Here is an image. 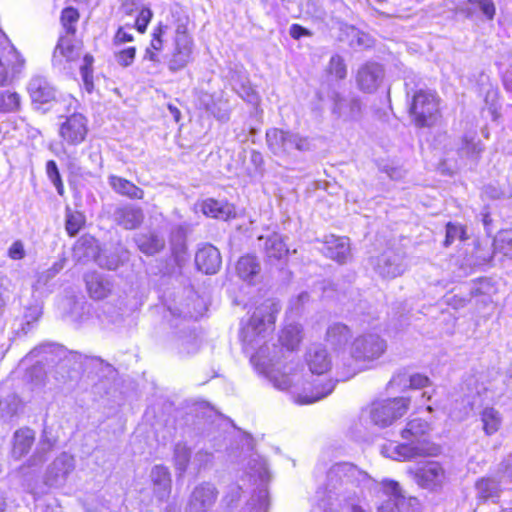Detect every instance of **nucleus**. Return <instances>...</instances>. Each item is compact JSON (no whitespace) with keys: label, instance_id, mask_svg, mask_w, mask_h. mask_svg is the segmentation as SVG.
<instances>
[{"label":"nucleus","instance_id":"nucleus-13","mask_svg":"<svg viewBox=\"0 0 512 512\" xmlns=\"http://www.w3.org/2000/svg\"><path fill=\"white\" fill-rule=\"evenodd\" d=\"M73 469V457L66 453H62L49 465L45 474L46 485L50 487L62 486Z\"/></svg>","mask_w":512,"mask_h":512},{"label":"nucleus","instance_id":"nucleus-8","mask_svg":"<svg viewBox=\"0 0 512 512\" xmlns=\"http://www.w3.org/2000/svg\"><path fill=\"white\" fill-rule=\"evenodd\" d=\"M409 399L396 397L377 401L372 404L370 417L372 422L380 427H387L401 418L408 410Z\"/></svg>","mask_w":512,"mask_h":512},{"label":"nucleus","instance_id":"nucleus-33","mask_svg":"<svg viewBox=\"0 0 512 512\" xmlns=\"http://www.w3.org/2000/svg\"><path fill=\"white\" fill-rule=\"evenodd\" d=\"M129 259V252L125 248L118 246L109 253H101L97 262L99 266L107 268L108 270H116L123 262Z\"/></svg>","mask_w":512,"mask_h":512},{"label":"nucleus","instance_id":"nucleus-16","mask_svg":"<svg viewBox=\"0 0 512 512\" xmlns=\"http://www.w3.org/2000/svg\"><path fill=\"white\" fill-rule=\"evenodd\" d=\"M195 263L200 271L206 274H215L221 267L222 258L215 246L205 244L196 252Z\"/></svg>","mask_w":512,"mask_h":512},{"label":"nucleus","instance_id":"nucleus-42","mask_svg":"<svg viewBox=\"0 0 512 512\" xmlns=\"http://www.w3.org/2000/svg\"><path fill=\"white\" fill-rule=\"evenodd\" d=\"M269 495L267 490L260 489L255 493L246 504L245 510L248 512H267L269 509Z\"/></svg>","mask_w":512,"mask_h":512},{"label":"nucleus","instance_id":"nucleus-4","mask_svg":"<svg viewBox=\"0 0 512 512\" xmlns=\"http://www.w3.org/2000/svg\"><path fill=\"white\" fill-rule=\"evenodd\" d=\"M266 141L272 153L278 156L288 155L293 150L306 152L312 149L309 138L278 128H272L266 132Z\"/></svg>","mask_w":512,"mask_h":512},{"label":"nucleus","instance_id":"nucleus-51","mask_svg":"<svg viewBox=\"0 0 512 512\" xmlns=\"http://www.w3.org/2000/svg\"><path fill=\"white\" fill-rule=\"evenodd\" d=\"M497 476L501 481L512 484V453L504 458L498 465Z\"/></svg>","mask_w":512,"mask_h":512},{"label":"nucleus","instance_id":"nucleus-38","mask_svg":"<svg viewBox=\"0 0 512 512\" xmlns=\"http://www.w3.org/2000/svg\"><path fill=\"white\" fill-rule=\"evenodd\" d=\"M279 341L282 346L288 350L293 351L302 341V329L296 323H289L284 326L279 336Z\"/></svg>","mask_w":512,"mask_h":512},{"label":"nucleus","instance_id":"nucleus-18","mask_svg":"<svg viewBox=\"0 0 512 512\" xmlns=\"http://www.w3.org/2000/svg\"><path fill=\"white\" fill-rule=\"evenodd\" d=\"M363 105L358 97L346 99L339 93L333 96V113L345 120H358L362 116Z\"/></svg>","mask_w":512,"mask_h":512},{"label":"nucleus","instance_id":"nucleus-9","mask_svg":"<svg viewBox=\"0 0 512 512\" xmlns=\"http://www.w3.org/2000/svg\"><path fill=\"white\" fill-rule=\"evenodd\" d=\"M60 123L59 135L68 145H79L88 133L87 118L81 113H73L63 117Z\"/></svg>","mask_w":512,"mask_h":512},{"label":"nucleus","instance_id":"nucleus-43","mask_svg":"<svg viewBox=\"0 0 512 512\" xmlns=\"http://www.w3.org/2000/svg\"><path fill=\"white\" fill-rule=\"evenodd\" d=\"M93 63L94 58L90 54H86L83 57V63L80 66V73L84 83V87L87 92L91 93L94 88L93 82Z\"/></svg>","mask_w":512,"mask_h":512},{"label":"nucleus","instance_id":"nucleus-32","mask_svg":"<svg viewBox=\"0 0 512 512\" xmlns=\"http://www.w3.org/2000/svg\"><path fill=\"white\" fill-rule=\"evenodd\" d=\"M108 183L116 193L131 199H142L144 196L141 188L125 178L111 175L108 177Z\"/></svg>","mask_w":512,"mask_h":512},{"label":"nucleus","instance_id":"nucleus-7","mask_svg":"<svg viewBox=\"0 0 512 512\" xmlns=\"http://www.w3.org/2000/svg\"><path fill=\"white\" fill-rule=\"evenodd\" d=\"M387 344L384 339L374 333H367L356 337L350 347V355L360 363H370L379 359L386 351Z\"/></svg>","mask_w":512,"mask_h":512},{"label":"nucleus","instance_id":"nucleus-12","mask_svg":"<svg viewBox=\"0 0 512 512\" xmlns=\"http://www.w3.org/2000/svg\"><path fill=\"white\" fill-rule=\"evenodd\" d=\"M82 43L76 41L74 36L60 35L53 52V65L61 67L64 63L78 60L81 56Z\"/></svg>","mask_w":512,"mask_h":512},{"label":"nucleus","instance_id":"nucleus-62","mask_svg":"<svg viewBox=\"0 0 512 512\" xmlns=\"http://www.w3.org/2000/svg\"><path fill=\"white\" fill-rule=\"evenodd\" d=\"M309 294L307 292H301L297 297L290 300V310L298 313L302 306L309 301Z\"/></svg>","mask_w":512,"mask_h":512},{"label":"nucleus","instance_id":"nucleus-1","mask_svg":"<svg viewBox=\"0 0 512 512\" xmlns=\"http://www.w3.org/2000/svg\"><path fill=\"white\" fill-rule=\"evenodd\" d=\"M431 430L430 424L421 419H410L401 431V437L407 443L396 447L397 454L403 459H412L419 456H437L440 447L428 440Z\"/></svg>","mask_w":512,"mask_h":512},{"label":"nucleus","instance_id":"nucleus-49","mask_svg":"<svg viewBox=\"0 0 512 512\" xmlns=\"http://www.w3.org/2000/svg\"><path fill=\"white\" fill-rule=\"evenodd\" d=\"M465 238V230L461 225L451 222L446 225L445 246H450L457 239L464 240Z\"/></svg>","mask_w":512,"mask_h":512},{"label":"nucleus","instance_id":"nucleus-10","mask_svg":"<svg viewBox=\"0 0 512 512\" xmlns=\"http://www.w3.org/2000/svg\"><path fill=\"white\" fill-rule=\"evenodd\" d=\"M366 473L360 471L351 463H337L327 473V485L330 491L343 485H355L366 478Z\"/></svg>","mask_w":512,"mask_h":512},{"label":"nucleus","instance_id":"nucleus-57","mask_svg":"<svg viewBox=\"0 0 512 512\" xmlns=\"http://www.w3.org/2000/svg\"><path fill=\"white\" fill-rule=\"evenodd\" d=\"M483 150L480 142H475L473 140L464 139L461 151L470 157H477Z\"/></svg>","mask_w":512,"mask_h":512},{"label":"nucleus","instance_id":"nucleus-22","mask_svg":"<svg viewBox=\"0 0 512 512\" xmlns=\"http://www.w3.org/2000/svg\"><path fill=\"white\" fill-rule=\"evenodd\" d=\"M134 241L138 249L148 256L159 253L165 247L164 237L154 231L138 233L135 235Z\"/></svg>","mask_w":512,"mask_h":512},{"label":"nucleus","instance_id":"nucleus-61","mask_svg":"<svg viewBox=\"0 0 512 512\" xmlns=\"http://www.w3.org/2000/svg\"><path fill=\"white\" fill-rule=\"evenodd\" d=\"M26 252L22 241L17 240L12 243L8 249V256L13 260H21L25 257Z\"/></svg>","mask_w":512,"mask_h":512},{"label":"nucleus","instance_id":"nucleus-53","mask_svg":"<svg viewBox=\"0 0 512 512\" xmlns=\"http://www.w3.org/2000/svg\"><path fill=\"white\" fill-rule=\"evenodd\" d=\"M187 23V18H179L177 20L175 28V43H180L181 41L184 43H192V39L187 33Z\"/></svg>","mask_w":512,"mask_h":512},{"label":"nucleus","instance_id":"nucleus-29","mask_svg":"<svg viewBox=\"0 0 512 512\" xmlns=\"http://www.w3.org/2000/svg\"><path fill=\"white\" fill-rule=\"evenodd\" d=\"M352 334L349 327L343 323H333L326 331V342L334 349L345 347Z\"/></svg>","mask_w":512,"mask_h":512},{"label":"nucleus","instance_id":"nucleus-60","mask_svg":"<svg viewBox=\"0 0 512 512\" xmlns=\"http://www.w3.org/2000/svg\"><path fill=\"white\" fill-rule=\"evenodd\" d=\"M429 382V378L423 374L409 373V388L411 389H422L424 387H427L429 385Z\"/></svg>","mask_w":512,"mask_h":512},{"label":"nucleus","instance_id":"nucleus-37","mask_svg":"<svg viewBox=\"0 0 512 512\" xmlns=\"http://www.w3.org/2000/svg\"><path fill=\"white\" fill-rule=\"evenodd\" d=\"M64 362L73 363L74 370L86 371L93 367H99L104 364V361L96 356L82 355L78 352H69L63 359Z\"/></svg>","mask_w":512,"mask_h":512},{"label":"nucleus","instance_id":"nucleus-23","mask_svg":"<svg viewBox=\"0 0 512 512\" xmlns=\"http://www.w3.org/2000/svg\"><path fill=\"white\" fill-rule=\"evenodd\" d=\"M376 270L383 277L395 278L401 275L404 271L401 256L391 252L383 253L377 258Z\"/></svg>","mask_w":512,"mask_h":512},{"label":"nucleus","instance_id":"nucleus-58","mask_svg":"<svg viewBox=\"0 0 512 512\" xmlns=\"http://www.w3.org/2000/svg\"><path fill=\"white\" fill-rule=\"evenodd\" d=\"M63 268V264L61 262H56L49 269L41 272L38 276L37 283L46 285L50 279L56 276Z\"/></svg>","mask_w":512,"mask_h":512},{"label":"nucleus","instance_id":"nucleus-59","mask_svg":"<svg viewBox=\"0 0 512 512\" xmlns=\"http://www.w3.org/2000/svg\"><path fill=\"white\" fill-rule=\"evenodd\" d=\"M152 18V12L149 8H143L141 9L139 15L137 16L135 20V27L140 33H144L148 23L150 22Z\"/></svg>","mask_w":512,"mask_h":512},{"label":"nucleus","instance_id":"nucleus-24","mask_svg":"<svg viewBox=\"0 0 512 512\" xmlns=\"http://www.w3.org/2000/svg\"><path fill=\"white\" fill-rule=\"evenodd\" d=\"M88 293L95 300L108 297L112 291V282L98 273H91L85 277Z\"/></svg>","mask_w":512,"mask_h":512},{"label":"nucleus","instance_id":"nucleus-26","mask_svg":"<svg viewBox=\"0 0 512 512\" xmlns=\"http://www.w3.org/2000/svg\"><path fill=\"white\" fill-rule=\"evenodd\" d=\"M150 477L154 485V492L160 500H163L169 495L171 489L168 469L165 466L157 465L152 468Z\"/></svg>","mask_w":512,"mask_h":512},{"label":"nucleus","instance_id":"nucleus-46","mask_svg":"<svg viewBox=\"0 0 512 512\" xmlns=\"http://www.w3.org/2000/svg\"><path fill=\"white\" fill-rule=\"evenodd\" d=\"M329 74L334 75L337 79H344L347 76V67L344 59L336 54L333 55L329 61L328 68Z\"/></svg>","mask_w":512,"mask_h":512},{"label":"nucleus","instance_id":"nucleus-36","mask_svg":"<svg viewBox=\"0 0 512 512\" xmlns=\"http://www.w3.org/2000/svg\"><path fill=\"white\" fill-rule=\"evenodd\" d=\"M335 386L336 381L328 380L324 384H322L321 389L319 387H315L310 394L303 393L296 395L294 397V401L300 405L312 404L331 394Z\"/></svg>","mask_w":512,"mask_h":512},{"label":"nucleus","instance_id":"nucleus-35","mask_svg":"<svg viewBox=\"0 0 512 512\" xmlns=\"http://www.w3.org/2000/svg\"><path fill=\"white\" fill-rule=\"evenodd\" d=\"M480 419L483 431L488 436L498 432L503 422L501 413L493 407L484 408L480 413Z\"/></svg>","mask_w":512,"mask_h":512},{"label":"nucleus","instance_id":"nucleus-64","mask_svg":"<svg viewBox=\"0 0 512 512\" xmlns=\"http://www.w3.org/2000/svg\"><path fill=\"white\" fill-rule=\"evenodd\" d=\"M137 10L138 6L134 0H123L119 8V12L126 16H132Z\"/></svg>","mask_w":512,"mask_h":512},{"label":"nucleus","instance_id":"nucleus-15","mask_svg":"<svg viewBox=\"0 0 512 512\" xmlns=\"http://www.w3.org/2000/svg\"><path fill=\"white\" fill-rule=\"evenodd\" d=\"M305 363L312 374L322 375L332 368V359L321 345L310 346L305 353Z\"/></svg>","mask_w":512,"mask_h":512},{"label":"nucleus","instance_id":"nucleus-14","mask_svg":"<svg viewBox=\"0 0 512 512\" xmlns=\"http://www.w3.org/2000/svg\"><path fill=\"white\" fill-rule=\"evenodd\" d=\"M384 77L381 65L375 62H368L362 65L356 75V82L360 90L366 93L375 91Z\"/></svg>","mask_w":512,"mask_h":512},{"label":"nucleus","instance_id":"nucleus-39","mask_svg":"<svg viewBox=\"0 0 512 512\" xmlns=\"http://www.w3.org/2000/svg\"><path fill=\"white\" fill-rule=\"evenodd\" d=\"M21 110V96L10 90L0 91V114L18 113Z\"/></svg>","mask_w":512,"mask_h":512},{"label":"nucleus","instance_id":"nucleus-34","mask_svg":"<svg viewBox=\"0 0 512 512\" xmlns=\"http://www.w3.org/2000/svg\"><path fill=\"white\" fill-rule=\"evenodd\" d=\"M477 498L483 501L499 498L501 489L500 482L494 478H481L475 483Z\"/></svg>","mask_w":512,"mask_h":512},{"label":"nucleus","instance_id":"nucleus-63","mask_svg":"<svg viewBox=\"0 0 512 512\" xmlns=\"http://www.w3.org/2000/svg\"><path fill=\"white\" fill-rule=\"evenodd\" d=\"M382 171L385 172L387 176L393 180H399L405 175V171L402 168L389 165L383 166Z\"/></svg>","mask_w":512,"mask_h":512},{"label":"nucleus","instance_id":"nucleus-55","mask_svg":"<svg viewBox=\"0 0 512 512\" xmlns=\"http://www.w3.org/2000/svg\"><path fill=\"white\" fill-rule=\"evenodd\" d=\"M45 369L44 366L37 362V364L33 365L32 368L28 371V377L32 383L36 386L44 384L45 380Z\"/></svg>","mask_w":512,"mask_h":512},{"label":"nucleus","instance_id":"nucleus-27","mask_svg":"<svg viewBox=\"0 0 512 512\" xmlns=\"http://www.w3.org/2000/svg\"><path fill=\"white\" fill-rule=\"evenodd\" d=\"M35 440V433L29 428H22L14 433L12 455L16 459L22 458L26 455Z\"/></svg>","mask_w":512,"mask_h":512},{"label":"nucleus","instance_id":"nucleus-31","mask_svg":"<svg viewBox=\"0 0 512 512\" xmlns=\"http://www.w3.org/2000/svg\"><path fill=\"white\" fill-rule=\"evenodd\" d=\"M259 242H263V250L269 260H280L288 253V248L278 234H272L266 238L259 237Z\"/></svg>","mask_w":512,"mask_h":512},{"label":"nucleus","instance_id":"nucleus-48","mask_svg":"<svg viewBox=\"0 0 512 512\" xmlns=\"http://www.w3.org/2000/svg\"><path fill=\"white\" fill-rule=\"evenodd\" d=\"M84 223V217L81 213H68L66 216L65 228L70 236H75Z\"/></svg>","mask_w":512,"mask_h":512},{"label":"nucleus","instance_id":"nucleus-56","mask_svg":"<svg viewBox=\"0 0 512 512\" xmlns=\"http://www.w3.org/2000/svg\"><path fill=\"white\" fill-rule=\"evenodd\" d=\"M242 489L239 485L233 484L229 486L226 495L224 496L223 502L227 507H234L241 497Z\"/></svg>","mask_w":512,"mask_h":512},{"label":"nucleus","instance_id":"nucleus-47","mask_svg":"<svg viewBox=\"0 0 512 512\" xmlns=\"http://www.w3.org/2000/svg\"><path fill=\"white\" fill-rule=\"evenodd\" d=\"M46 173H47V176L50 179V181L55 186L58 194L60 196H63V194H64V185H63V182H62V179H61V175H60L59 169H58L57 164H56V162L54 160H49L46 163Z\"/></svg>","mask_w":512,"mask_h":512},{"label":"nucleus","instance_id":"nucleus-21","mask_svg":"<svg viewBox=\"0 0 512 512\" xmlns=\"http://www.w3.org/2000/svg\"><path fill=\"white\" fill-rule=\"evenodd\" d=\"M29 95L34 102L48 103L55 99L56 90L42 76H34L28 84Z\"/></svg>","mask_w":512,"mask_h":512},{"label":"nucleus","instance_id":"nucleus-25","mask_svg":"<svg viewBox=\"0 0 512 512\" xmlns=\"http://www.w3.org/2000/svg\"><path fill=\"white\" fill-rule=\"evenodd\" d=\"M202 212L209 217L228 220L235 217V208L232 204L215 199H207L201 205Z\"/></svg>","mask_w":512,"mask_h":512},{"label":"nucleus","instance_id":"nucleus-52","mask_svg":"<svg viewBox=\"0 0 512 512\" xmlns=\"http://www.w3.org/2000/svg\"><path fill=\"white\" fill-rule=\"evenodd\" d=\"M467 2L477 7L488 20L494 18L496 9L493 0H467Z\"/></svg>","mask_w":512,"mask_h":512},{"label":"nucleus","instance_id":"nucleus-45","mask_svg":"<svg viewBox=\"0 0 512 512\" xmlns=\"http://www.w3.org/2000/svg\"><path fill=\"white\" fill-rule=\"evenodd\" d=\"M162 34L163 29L162 27H159L157 32H155L153 35L150 46L145 51L144 59L155 63L160 62L157 52L162 49V40L160 38Z\"/></svg>","mask_w":512,"mask_h":512},{"label":"nucleus","instance_id":"nucleus-5","mask_svg":"<svg viewBox=\"0 0 512 512\" xmlns=\"http://www.w3.org/2000/svg\"><path fill=\"white\" fill-rule=\"evenodd\" d=\"M24 58L0 30V87L9 86L19 76Z\"/></svg>","mask_w":512,"mask_h":512},{"label":"nucleus","instance_id":"nucleus-11","mask_svg":"<svg viewBox=\"0 0 512 512\" xmlns=\"http://www.w3.org/2000/svg\"><path fill=\"white\" fill-rule=\"evenodd\" d=\"M414 479L422 488L435 491L443 487L447 475L441 463L428 461L416 470Z\"/></svg>","mask_w":512,"mask_h":512},{"label":"nucleus","instance_id":"nucleus-3","mask_svg":"<svg viewBox=\"0 0 512 512\" xmlns=\"http://www.w3.org/2000/svg\"><path fill=\"white\" fill-rule=\"evenodd\" d=\"M381 491L385 499L378 506V512H418L420 503L416 497L407 496L400 484L394 480L384 479Z\"/></svg>","mask_w":512,"mask_h":512},{"label":"nucleus","instance_id":"nucleus-17","mask_svg":"<svg viewBox=\"0 0 512 512\" xmlns=\"http://www.w3.org/2000/svg\"><path fill=\"white\" fill-rule=\"evenodd\" d=\"M217 497L216 488L209 483L197 486L191 495L188 512H205L210 508Z\"/></svg>","mask_w":512,"mask_h":512},{"label":"nucleus","instance_id":"nucleus-50","mask_svg":"<svg viewBox=\"0 0 512 512\" xmlns=\"http://www.w3.org/2000/svg\"><path fill=\"white\" fill-rule=\"evenodd\" d=\"M389 388H396L399 391H404L409 388V373L407 370H399L393 375L388 383Z\"/></svg>","mask_w":512,"mask_h":512},{"label":"nucleus","instance_id":"nucleus-40","mask_svg":"<svg viewBox=\"0 0 512 512\" xmlns=\"http://www.w3.org/2000/svg\"><path fill=\"white\" fill-rule=\"evenodd\" d=\"M79 12L74 7H66L61 12L60 22L63 28L61 35L75 36L76 24L79 20Z\"/></svg>","mask_w":512,"mask_h":512},{"label":"nucleus","instance_id":"nucleus-54","mask_svg":"<svg viewBox=\"0 0 512 512\" xmlns=\"http://www.w3.org/2000/svg\"><path fill=\"white\" fill-rule=\"evenodd\" d=\"M135 47H128L116 53V61L122 67H129L135 59Z\"/></svg>","mask_w":512,"mask_h":512},{"label":"nucleus","instance_id":"nucleus-28","mask_svg":"<svg viewBox=\"0 0 512 512\" xmlns=\"http://www.w3.org/2000/svg\"><path fill=\"white\" fill-rule=\"evenodd\" d=\"M238 276L249 283L254 282L261 271V265L258 259L253 255L242 256L236 264Z\"/></svg>","mask_w":512,"mask_h":512},{"label":"nucleus","instance_id":"nucleus-41","mask_svg":"<svg viewBox=\"0 0 512 512\" xmlns=\"http://www.w3.org/2000/svg\"><path fill=\"white\" fill-rule=\"evenodd\" d=\"M494 252L512 258V230H504L497 234L493 242Z\"/></svg>","mask_w":512,"mask_h":512},{"label":"nucleus","instance_id":"nucleus-20","mask_svg":"<svg viewBox=\"0 0 512 512\" xmlns=\"http://www.w3.org/2000/svg\"><path fill=\"white\" fill-rule=\"evenodd\" d=\"M323 254L342 264L350 258V243L346 237H336L331 235L327 238L322 247Z\"/></svg>","mask_w":512,"mask_h":512},{"label":"nucleus","instance_id":"nucleus-44","mask_svg":"<svg viewBox=\"0 0 512 512\" xmlns=\"http://www.w3.org/2000/svg\"><path fill=\"white\" fill-rule=\"evenodd\" d=\"M190 458V449L185 444L177 443L174 448V462L181 474L186 471Z\"/></svg>","mask_w":512,"mask_h":512},{"label":"nucleus","instance_id":"nucleus-2","mask_svg":"<svg viewBox=\"0 0 512 512\" xmlns=\"http://www.w3.org/2000/svg\"><path fill=\"white\" fill-rule=\"evenodd\" d=\"M281 306L279 302L268 299L253 312L248 324L241 329V338L245 344L254 348L258 338L264 337L268 330H272Z\"/></svg>","mask_w":512,"mask_h":512},{"label":"nucleus","instance_id":"nucleus-6","mask_svg":"<svg viewBox=\"0 0 512 512\" xmlns=\"http://www.w3.org/2000/svg\"><path fill=\"white\" fill-rule=\"evenodd\" d=\"M410 113L417 126H433L439 116V104L436 95L426 90L417 91L412 99Z\"/></svg>","mask_w":512,"mask_h":512},{"label":"nucleus","instance_id":"nucleus-19","mask_svg":"<svg viewBox=\"0 0 512 512\" xmlns=\"http://www.w3.org/2000/svg\"><path fill=\"white\" fill-rule=\"evenodd\" d=\"M114 222L126 230L139 227L144 220L143 210L135 205L126 204L117 207L113 212Z\"/></svg>","mask_w":512,"mask_h":512},{"label":"nucleus","instance_id":"nucleus-30","mask_svg":"<svg viewBox=\"0 0 512 512\" xmlns=\"http://www.w3.org/2000/svg\"><path fill=\"white\" fill-rule=\"evenodd\" d=\"M193 43H175V49L168 62V68L172 72L182 70L192 59Z\"/></svg>","mask_w":512,"mask_h":512}]
</instances>
